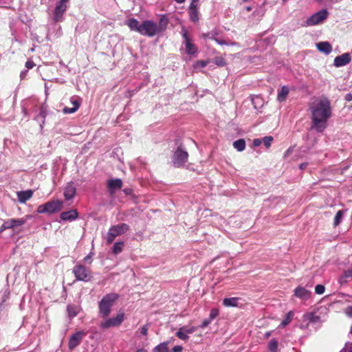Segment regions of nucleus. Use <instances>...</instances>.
Instances as JSON below:
<instances>
[{
	"instance_id": "obj_1",
	"label": "nucleus",
	"mask_w": 352,
	"mask_h": 352,
	"mask_svg": "<svg viewBox=\"0 0 352 352\" xmlns=\"http://www.w3.org/2000/svg\"><path fill=\"white\" fill-rule=\"evenodd\" d=\"M309 109L311 113L312 128L322 132L332 113L330 100L325 96H320L309 104Z\"/></svg>"
},
{
	"instance_id": "obj_2",
	"label": "nucleus",
	"mask_w": 352,
	"mask_h": 352,
	"mask_svg": "<svg viewBox=\"0 0 352 352\" xmlns=\"http://www.w3.org/2000/svg\"><path fill=\"white\" fill-rule=\"evenodd\" d=\"M168 21L164 17L160 20L159 25L153 21L146 20L141 24V32L140 34L153 37L159 32L164 31L167 25Z\"/></svg>"
},
{
	"instance_id": "obj_3",
	"label": "nucleus",
	"mask_w": 352,
	"mask_h": 352,
	"mask_svg": "<svg viewBox=\"0 0 352 352\" xmlns=\"http://www.w3.org/2000/svg\"><path fill=\"white\" fill-rule=\"evenodd\" d=\"M119 298L116 293H109L102 297L99 302V313L103 318H107L111 313V307L115 302Z\"/></svg>"
},
{
	"instance_id": "obj_4",
	"label": "nucleus",
	"mask_w": 352,
	"mask_h": 352,
	"mask_svg": "<svg viewBox=\"0 0 352 352\" xmlns=\"http://www.w3.org/2000/svg\"><path fill=\"white\" fill-rule=\"evenodd\" d=\"M63 201L60 200H52L44 204L40 205L36 209L39 214H52L60 211L63 207Z\"/></svg>"
},
{
	"instance_id": "obj_5",
	"label": "nucleus",
	"mask_w": 352,
	"mask_h": 352,
	"mask_svg": "<svg viewBox=\"0 0 352 352\" xmlns=\"http://www.w3.org/2000/svg\"><path fill=\"white\" fill-rule=\"evenodd\" d=\"M130 227L125 223H122L116 226H111L107 236V243H111L116 236H120L129 230Z\"/></svg>"
},
{
	"instance_id": "obj_6",
	"label": "nucleus",
	"mask_w": 352,
	"mask_h": 352,
	"mask_svg": "<svg viewBox=\"0 0 352 352\" xmlns=\"http://www.w3.org/2000/svg\"><path fill=\"white\" fill-rule=\"evenodd\" d=\"M73 273L77 280L87 282L91 278V270L81 264L74 266Z\"/></svg>"
},
{
	"instance_id": "obj_7",
	"label": "nucleus",
	"mask_w": 352,
	"mask_h": 352,
	"mask_svg": "<svg viewBox=\"0 0 352 352\" xmlns=\"http://www.w3.org/2000/svg\"><path fill=\"white\" fill-rule=\"evenodd\" d=\"M31 215H26L24 217L20 219H8L2 224L0 227V232L7 230L13 229L16 227L24 225L26 221L31 218Z\"/></svg>"
},
{
	"instance_id": "obj_8",
	"label": "nucleus",
	"mask_w": 352,
	"mask_h": 352,
	"mask_svg": "<svg viewBox=\"0 0 352 352\" xmlns=\"http://www.w3.org/2000/svg\"><path fill=\"white\" fill-rule=\"evenodd\" d=\"M188 158V153L183 150L181 146L177 147L173 157V163L177 168L184 166L187 162Z\"/></svg>"
},
{
	"instance_id": "obj_9",
	"label": "nucleus",
	"mask_w": 352,
	"mask_h": 352,
	"mask_svg": "<svg viewBox=\"0 0 352 352\" xmlns=\"http://www.w3.org/2000/svg\"><path fill=\"white\" fill-rule=\"evenodd\" d=\"M328 16L327 10L323 9L313 15H311L307 20V24L308 25H315L324 21Z\"/></svg>"
},
{
	"instance_id": "obj_10",
	"label": "nucleus",
	"mask_w": 352,
	"mask_h": 352,
	"mask_svg": "<svg viewBox=\"0 0 352 352\" xmlns=\"http://www.w3.org/2000/svg\"><path fill=\"white\" fill-rule=\"evenodd\" d=\"M124 319V314L120 313L116 317L111 318L102 322L100 327L102 329H108L111 327L120 326Z\"/></svg>"
},
{
	"instance_id": "obj_11",
	"label": "nucleus",
	"mask_w": 352,
	"mask_h": 352,
	"mask_svg": "<svg viewBox=\"0 0 352 352\" xmlns=\"http://www.w3.org/2000/svg\"><path fill=\"white\" fill-rule=\"evenodd\" d=\"M85 332L82 331H76V333H74V334H72L69 339V342H68V346L69 348V349L71 350H73L77 346H78L83 337L85 336Z\"/></svg>"
},
{
	"instance_id": "obj_12",
	"label": "nucleus",
	"mask_w": 352,
	"mask_h": 352,
	"mask_svg": "<svg viewBox=\"0 0 352 352\" xmlns=\"http://www.w3.org/2000/svg\"><path fill=\"white\" fill-rule=\"evenodd\" d=\"M311 292L303 287L298 286L294 291V296L303 300H307L311 297Z\"/></svg>"
},
{
	"instance_id": "obj_13",
	"label": "nucleus",
	"mask_w": 352,
	"mask_h": 352,
	"mask_svg": "<svg viewBox=\"0 0 352 352\" xmlns=\"http://www.w3.org/2000/svg\"><path fill=\"white\" fill-rule=\"evenodd\" d=\"M351 57L349 54L344 53L336 56L334 59V65L337 67H342L351 62Z\"/></svg>"
},
{
	"instance_id": "obj_14",
	"label": "nucleus",
	"mask_w": 352,
	"mask_h": 352,
	"mask_svg": "<svg viewBox=\"0 0 352 352\" xmlns=\"http://www.w3.org/2000/svg\"><path fill=\"white\" fill-rule=\"evenodd\" d=\"M198 0H192V2L189 6V16L190 19L193 22H197L199 19V12L197 8Z\"/></svg>"
},
{
	"instance_id": "obj_15",
	"label": "nucleus",
	"mask_w": 352,
	"mask_h": 352,
	"mask_svg": "<svg viewBox=\"0 0 352 352\" xmlns=\"http://www.w3.org/2000/svg\"><path fill=\"white\" fill-rule=\"evenodd\" d=\"M107 187L111 194L114 193L116 190L120 189L122 187V181L121 179H109L107 182Z\"/></svg>"
},
{
	"instance_id": "obj_16",
	"label": "nucleus",
	"mask_w": 352,
	"mask_h": 352,
	"mask_svg": "<svg viewBox=\"0 0 352 352\" xmlns=\"http://www.w3.org/2000/svg\"><path fill=\"white\" fill-rule=\"evenodd\" d=\"M76 193V188L74 184L70 182L67 184L64 190V197L66 200L72 199Z\"/></svg>"
},
{
	"instance_id": "obj_17",
	"label": "nucleus",
	"mask_w": 352,
	"mask_h": 352,
	"mask_svg": "<svg viewBox=\"0 0 352 352\" xmlns=\"http://www.w3.org/2000/svg\"><path fill=\"white\" fill-rule=\"evenodd\" d=\"M78 218V212L76 210H71L63 212L60 214V219L63 221H73Z\"/></svg>"
},
{
	"instance_id": "obj_18",
	"label": "nucleus",
	"mask_w": 352,
	"mask_h": 352,
	"mask_svg": "<svg viewBox=\"0 0 352 352\" xmlns=\"http://www.w3.org/2000/svg\"><path fill=\"white\" fill-rule=\"evenodd\" d=\"M33 196V191L28 190L25 191H19L17 192L18 200L21 204H25L28 200Z\"/></svg>"
},
{
	"instance_id": "obj_19",
	"label": "nucleus",
	"mask_w": 352,
	"mask_h": 352,
	"mask_svg": "<svg viewBox=\"0 0 352 352\" xmlns=\"http://www.w3.org/2000/svg\"><path fill=\"white\" fill-rule=\"evenodd\" d=\"M67 9V5L65 3L58 1L56 4L54 10V17L56 21H58L59 18L61 17L63 14L65 12Z\"/></svg>"
},
{
	"instance_id": "obj_20",
	"label": "nucleus",
	"mask_w": 352,
	"mask_h": 352,
	"mask_svg": "<svg viewBox=\"0 0 352 352\" xmlns=\"http://www.w3.org/2000/svg\"><path fill=\"white\" fill-rule=\"evenodd\" d=\"M316 47L320 52L327 55L329 54L332 52V46L327 41L319 42L316 44Z\"/></svg>"
},
{
	"instance_id": "obj_21",
	"label": "nucleus",
	"mask_w": 352,
	"mask_h": 352,
	"mask_svg": "<svg viewBox=\"0 0 352 352\" xmlns=\"http://www.w3.org/2000/svg\"><path fill=\"white\" fill-rule=\"evenodd\" d=\"M126 25H127L131 30L138 32L139 33L141 32V24H140L139 21L134 18L127 20L126 21Z\"/></svg>"
},
{
	"instance_id": "obj_22",
	"label": "nucleus",
	"mask_w": 352,
	"mask_h": 352,
	"mask_svg": "<svg viewBox=\"0 0 352 352\" xmlns=\"http://www.w3.org/2000/svg\"><path fill=\"white\" fill-rule=\"evenodd\" d=\"M80 308L79 306L76 305H68L67 307V311L69 318L76 317L80 312Z\"/></svg>"
},
{
	"instance_id": "obj_23",
	"label": "nucleus",
	"mask_w": 352,
	"mask_h": 352,
	"mask_svg": "<svg viewBox=\"0 0 352 352\" xmlns=\"http://www.w3.org/2000/svg\"><path fill=\"white\" fill-rule=\"evenodd\" d=\"M289 89L287 86H283L281 89L278 92L277 100L280 102L285 101L289 94Z\"/></svg>"
},
{
	"instance_id": "obj_24",
	"label": "nucleus",
	"mask_w": 352,
	"mask_h": 352,
	"mask_svg": "<svg viewBox=\"0 0 352 352\" xmlns=\"http://www.w3.org/2000/svg\"><path fill=\"white\" fill-rule=\"evenodd\" d=\"M72 103L73 105L72 107L70 108V107H65L63 108V112L64 113H65V114L73 113L78 109V108L80 107V103L78 102L77 100H72Z\"/></svg>"
},
{
	"instance_id": "obj_25",
	"label": "nucleus",
	"mask_w": 352,
	"mask_h": 352,
	"mask_svg": "<svg viewBox=\"0 0 352 352\" xmlns=\"http://www.w3.org/2000/svg\"><path fill=\"white\" fill-rule=\"evenodd\" d=\"M239 303L238 298H226L223 300V305L225 307H237Z\"/></svg>"
},
{
	"instance_id": "obj_26",
	"label": "nucleus",
	"mask_w": 352,
	"mask_h": 352,
	"mask_svg": "<svg viewBox=\"0 0 352 352\" xmlns=\"http://www.w3.org/2000/svg\"><path fill=\"white\" fill-rule=\"evenodd\" d=\"M186 52L188 54L193 55L197 53V47L190 41L186 42Z\"/></svg>"
},
{
	"instance_id": "obj_27",
	"label": "nucleus",
	"mask_w": 352,
	"mask_h": 352,
	"mask_svg": "<svg viewBox=\"0 0 352 352\" xmlns=\"http://www.w3.org/2000/svg\"><path fill=\"white\" fill-rule=\"evenodd\" d=\"M233 146L238 151H243L245 148V141L243 139H239L233 142Z\"/></svg>"
},
{
	"instance_id": "obj_28",
	"label": "nucleus",
	"mask_w": 352,
	"mask_h": 352,
	"mask_svg": "<svg viewBox=\"0 0 352 352\" xmlns=\"http://www.w3.org/2000/svg\"><path fill=\"white\" fill-rule=\"evenodd\" d=\"M168 342H164L156 346L153 352H168Z\"/></svg>"
},
{
	"instance_id": "obj_29",
	"label": "nucleus",
	"mask_w": 352,
	"mask_h": 352,
	"mask_svg": "<svg viewBox=\"0 0 352 352\" xmlns=\"http://www.w3.org/2000/svg\"><path fill=\"white\" fill-rule=\"evenodd\" d=\"M123 248H124L123 242H116L113 246L112 251L115 254H118L122 251Z\"/></svg>"
},
{
	"instance_id": "obj_30",
	"label": "nucleus",
	"mask_w": 352,
	"mask_h": 352,
	"mask_svg": "<svg viewBox=\"0 0 352 352\" xmlns=\"http://www.w3.org/2000/svg\"><path fill=\"white\" fill-rule=\"evenodd\" d=\"M349 278H352V269L344 272L342 275L340 277V282H346V279Z\"/></svg>"
},
{
	"instance_id": "obj_31",
	"label": "nucleus",
	"mask_w": 352,
	"mask_h": 352,
	"mask_svg": "<svg viewBox=\"0 0 352 352\" xmlns=\"http://www.w3.org/2000/svg\"><path fill=\"white\" fill-rule=\"evenodd\" d=\"M342 217H343V211L338 210L334 217L333 225L335 227L338 226L340 223Z\"/></svg>"
},
{
	"instance_id": "obj_32",
	"label": "nucleus",
	"mask_w": 352,
	"mask_h": 352,
	"mask_svg": "<svg viewBox=\"0 0 352 352\" xmlns=\"http://www.w3.org/2000/svg\"><path fill=\"white\" fill-rule=\"evenodd\" d=\"M268 349L271 352H276L278 349V342L275 339H272L269 342Z\"/></svg>"
},
{
	"instance_id": "obj_33",
	"label": "nucleus",
	"mask_w": 352,
	"mask_h": 352,
	"mask_svg": "<svg viewBox=\"0 0 352 352\" xmlns=\"http://www.w3.org/2000/svg\"><path fill=\"white\" fill-rule=\"evenodd\" d=\"M305 317L310 322H319L320 320V318L319 316H317L313 313L307 314L305 316Z\"/></svg>"
},
{
	"instance_id": "obj_34",
	"label": "nucleus",
	"mask_w": 352,
	"mask_h": 352,
	"mask_svg": "<svg viewBox=\"0 0 352 352\" xmlns=\"http://www.w3.org/2000/svg\"><path fill=\"white\" fill-rule=\"evenodd\" d=\"M176 336L182 340H187L189 338L188 334L184 331L182 330V327L177 331Z\"/></svg>"
},
{
	"instance_id": "obj_35",
	"label": "nucleus",
	"mask_w": 352,
	"mask_h": 352,
	"mask_svg": "<svg viewBox=\"0 0 352 352\" xmlns=\"http://www.w3.org/2000/svg\"><path fill=\"white\" fill-rule=\"evenodd\" d=\"M292 317H293L292 311L288 312L285 318L281 322L280 325L282 327H285L286 325H287L292 321Z\"/></svg>"
},
{
	"instance_id": "obj_36",
	"label": "nucleus",
	"mask_w": 352,
	"mask_h": 352,
	"mask_svg": "<svg viewBox=\"0 0 352 352\" xmlns=\"http://www.w3.org/2000/svg\"><path fill=\"white\" fill-rule=\"evenodd\" d=\"M273 141V137L272 136H265L263 138V142L264 143V145L269 148L271 146V144Z\"/></svg>"
},
{
	"instance_id": "obj_37",
	"label": "nucleus",
	"mask_w": 352,
	"mask_h": 352,
	"mask_svg": "<svg viewBox=\"0 0 352 352\" xmlns=\"http://www.w3.org/2000/svg\"><path fill=\"white\" fill-rule=\"evenodd\" d=\"M219 312V310L216 308H213L210 310L209 319L212 321L213 319H214L218 315Z\"/></svg>"
},
{
	"instance_id": "obj_38",
	"label": "nucleus",
	"mask_w": 352,
	"mask_h": 352,
	"mask_svg": "<svg viewBox=\"0 0 352 352\" xmlns=\"http://www.w3.org/2000/svg\"><path fill=\"white\" fill-rule=\"evenodd\" d=\"M214 63L216 65L220 67L224 66L226 65V60L222 57H216L214 58Z\"/></svg>"
},
{
	"instance_id": "obj_39",
	"label": "nucleus",
	"mask_w": 352,
	"mask_h": 352,
	"mask_svg": "<svg viewBox=\"0 0 352 352\" xmlns=\"http://www.w3.org/2000/svg\"><path fill=\"white\" fill-rule=\"evenodd\" d=\"M325 291V287L322 285H317L315 287V292L317 294H322Z\"/></svg>"
},
{
	"instance_id": "obj_40",
	"label": "nucleus",
	"mask_w": 352,
	"mask_h": 352,
	"mask_svg": "<svg viewBox=\"0 0 352 352\" xmlns=\"http://www.w3.org/2000/svg\"><path fill=\"white\" fill-rule=\"evenodd\" d=\"M197 329V327L192 326L190 327H182V330L184 331L187 334L194 333Z\"/></svg>"
},
{
	"instance_id": "obj_41",
	"label": "nucleus",
	"mask_w": 352,
	"mask_h": 352,
	"mask_svg": "<svg viewBox=\"0 0 352 352\" xmlns=\"http://www.w3.org/2000/svg\"><path fill=\"white\" fill-rule=\"evenodd\" d=\"M207 65V62L203 60H197L195 65L197 67L204 68Z\"/></svg>"
},
{
	"instance_id": "obj_42",
	"label": "nucleus",
	"mask_w": 352,
	"mask_h": 352,
	"mask_svg": "<svg viewBox=\"0 0 352 352\" xmlns=\"http://www.w3.org/2000/svg\"><path fill=\"white\" fill-rule=\"evenodd\" d=\"M148 324H146L141 328V333L144 336H147L148 330Z\"/></svg>"
},
{
	"instance_id": "obj_43",
	"label": "nucleus",
	"mask_w": 352,
	"mask_h": 352,
	"mask_svg": "<svg viewBox=\"0 0 352 352\" xmlns=\"http://www.w3.org/2000/svg\"><path fill=\"white\" fill-rule=\"evenodd\" d=\"M211 322V320L210 319H206L204 320L201 324L200 325L201 328H205L209 325V324Z\"/></svg>"
},
{
	"instance_id": "obj_44",
	"label": "nucleus",
	"mask_w": 352,
	"mask_h": 352,
	"mask_svg": "<svg viewBox=\"0 0 352 352\" xmlns=\"http://www.w3.org/2000/svg\"><path fill=\"white\" fill-rule=\"evenodd\" d=\"M35 66V63L32 60H28L25 63V67L28 69H32Z\"/></svg>"
},
{
	"instance_id": "obj_45",
	"label": "nucleus",
	"mask_w": 352,
	"mask_h": 352,
	"mask_svg": "<svg viewBox=\"0 0 352 352\" xmlns=\"http://www.w3.org/2000/svg\"><path fill=\"white\" fill-rule=\"evenodd\" d=\"M172 351H173V352H182L183 347L182 346H179V345L175 346L173 348Z\"/></svg>"
},
{
	"instance_id": "obj_46",
	"label": "nucleus",
	"mask_w": 352,
	"mask_h": 352,
	"mask_svg": "<svg viewBox=\"0 0 352 352\" xmlns=\"http://www.w3.org/2000/svg\"><path fill=\"white\" fill-rule=\"evenodd\" d=\"M261 142H262V140L259 138H256L253 140V144L254 146H260Z\"/></svg>"
},
{
	"instance_id": "obj_47",
	"label": "nucleus",
	"mask_w": 352,
	"mask_h": 352,
	"mask_svg": "<svg viewBox=\"0 0 352 352\" xmlns=\"http://www.w3.org/2000/svg\"><path fill=\"white\" fill-rule=\"evenodd\" d=\"M346 314L349 316V317H351L352 316V306H349L346 309V311H345Z\"/></svg>"
},
{
	"instance_id": "obj_48",
	"label": "nucleus",
	"mask_w": 352,
	"mask_h": 352,
	"mask_svg": "<svg viewBox=\"0 0 352 352\" xmlns=\"http://www.w3.org/2000/svg\"><path fill=\"white\" fill-rule=\"evenodd\" d=\"M344 99L346 101H348V102H350L352 100V94H347L345 97H344Z\"/></svg>"
},
{
	"instance_id": "obj_49",
	"label": "nucleus",
	"mask_w": 352,
	"mask_h": 352,
	"mask_svg": "<svg viewBox=\"0 0 352 352\" xmlns=\"http://www.w3.org/2000/svg\"><path fill=\"white\" fill-rule=\"evenodd\" d=\"M93 253L90 252L87 256H86L85 258H84V261L85 262H88L89 260H90L93 256Z\"/></svg>"
},
{
	"instance_id": "obj_50",
	"label": "nucleus",
	"mask_w": 352,
	"mask_h": 352,
	"mask_svg": "<svg viewBox=\"0 0 352 352\" xmlns=\"http://www.w3.org/2000/svg\"><path fill=\"white\" fill-rule=\"evenodd\" d=\"M183 37L185 39V43L187 42V41H190L188 36V33L186 31H184V33H183Z\"/></svg>"
},
{
	"instance_id": "obj_51",
	"label": "nucleus",
	"mask_w": 352,
	"mask_h": 352,
	"mask_svg": "<svg viewBox=\"0 0 352 352\" xmlns=\"http://www.w3.org/2000/svg\"><path fill=\"white\" fill-rule=\"evenodd\" d=\"M346 351L348 352H352V343H351L346 346Z\"/></svg>"
},
{
	"instance_id": "obj_52",
	"label": "nucleus",
	"mask_w": 352,
	"mask_h": 352,
	"mask_svg": "<svg viewBox=\"0 0 352 352\" xmlns=\"http://www.w3.org/2000/svg\"><path fill=\"white\" fill-rule=\"evenodd\" d=\"M136 352H147V351L144 349H138Z\"/></svg>"
},
{
	"instance_id": "obj_53",
	"label": "nucleus",
	"mask_w": 352,
	"mask_h": 352,
	"mask_svg": "<svg viewBox=\"0 0 352 352\" xmlns=\"http://www.w3.org/2000/svg\"><path fill=\"white\" fill-rule=\"evenodd\" d=\"M177 3H184L186 0H175Z\"/></svg>"
},
{
	"instance_id": "obj_54",
	"label": "nucleus",
	"mask_w": 352,
	"mask_h": 352,
	"mask_svg": "<svg viewBox=\"0 0 352 352\" xmlns=\"http://www.w3.org/2000/svg\"><path fill=\"white\" fill-rule=\"evenodd\" d=\"M305 166H306V164H300V168L302 169V168H304Z\"/></svg>"
},
{
	"instance_id": "obj_55",
	"label": "nucleus",
	"mask_w": 352,
	"mask_h": 352,
	"mask_svg": "<svg viewBox=\"0 0 352 352\" xmlns=\"http://www.w3.org/2000/svg\"><path fill=\"white\" fill-rule=\"evenodd\" d=\"M252 10V8L250 6H248V7H246V10L247 11H250Z\"/></svg>"
},
{
	"instance_id": "obj_56",
	"label": "nucleus",
	"mask_w": 352,
	"mask_h": 352,
	"mask_svg": "<svg viewBox=\"0 0 352 352\" xmlns=\"http://www.w3.org/2000/svg\"><path fill=\"white\" fill-rule=\"evenodd\" d=\"M218 43H219V44H221V45H223V44H224V43H225V41H218Z\"/></svg>"
},
{
	"instance_id": "obj_57",
	"label": "nucleus",
	"mask_w": 352,
	"mask_h": 352,
	"mask_svg": "<svg viewBox=\"0 0 352 352\" xmlns=\"http://www.w3.org/2000/svg\"><path fill=\"white\" fill-rule=\"evenodd\" d=\"M69 0H60V1L67 3Z\"/></svg>"
},
{
	"instance_id": "obj_58",
	"label": "nucleus",
	"mask_w": 352,
	"mask_h": 352,
	"mask_svg": "<svg viewBox=\"0 0 352 352\" xmlns=\"http://www.w3.org/2000/svg\"><path fill=\"white\" fill-rule=\"evenodd\" d=\"M351 333L352 334V325H351V331H350Z\"/></svg>"
},
{
	"instance_id": "obj_59",
	"label": "nucleus",
	"mask_w": 352,
	"mask_h": 352,
	"mask_svg": "<svg viewBox=\"0 0 352 352\" xmlns=\"http://www.w3.org/2000/svg\"><path fill=\"white\" fill-rule=\"evenodd\" d=\"M249 1V0H243V1H244V2H247V1Z\"/></svg>"
}]
</instances>
